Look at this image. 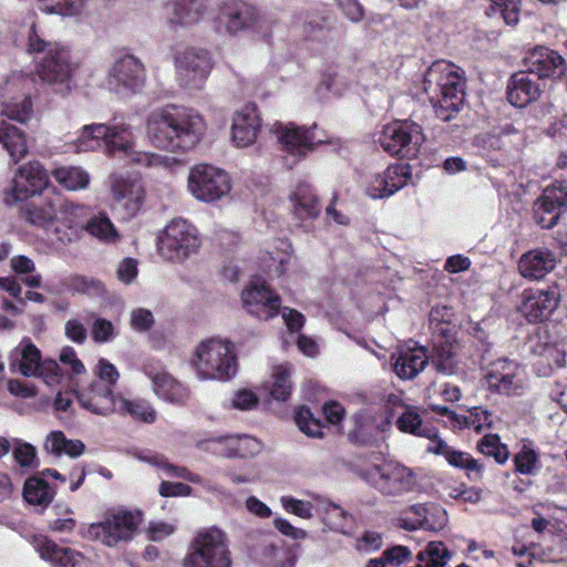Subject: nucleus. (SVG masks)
<instances>
[{"mask_svg": "<svg viewBox=\"0 0 567 567\" xmlns=\"http://www.w3.org/2000/svg\"><path fill=\"white\" fill-rule=\"evenodd\" d=\"M206 128V122L197 111L176 104L153 111L147 120L153 145L173 153H187L196 147Z\"/></svg>", "mask_w": 567, "mask_h": 567, "instance_id": "f257e3e1", "label": "nucleus"}, {"mask_svg": "<svg viewBox=\"0 0 567 567\" xmlns=\"http://www.w3.org/2000/svg\"><path fill=\"white\" fill-rule=\"evenodd\" d=\"M424 90L430 95L435 116L447 122L455 117L463 104L465 80L449 63H434L424 76Z\"/></svg>", "mask_w": 567, "mask_h": 567, "instance_id": "f03ea898", "label": "nucleus"}, {"mask_svg": "<svg viewBox=\"0 0 567 567\" xmlns=\"http://www.w3.org/2000/svg\"><path fill=\"white\" fill-rule=\"evenodd\" d=\"M432 333L431 363L437 372L452 374L456 368L458 326L450 306H435L429 315Z\"/></svg>", "mask_w": 567, "mask_h": 567, "instance_id": "7ed1b4c3", "label": "nucleus"}, {"mask_svg": "<svg viewBox=\"0 0 567 567\" xmlns=\"http://www.w3.org/2000/svg\"><path fill=\"white\" fill-rule=\"evenodd\" d=\"M27 52L40 55L37 60V72L42 81L48 83H66L74 70L71 63L70 51L58 42L48 41L37 31L32 23L27 42Z\"/></svg>", "mask_w": 567, "mask_h": 567, "instance_id": "20e7f679", "label": "nucleus"}, {"mask_svg": "<svg viewBox=\"0 0 567 567\" xmlns=\"http://www.w3.org/2000/svg\"><path fill=\"white\" fill-rule=\"evenodd\" d=\"M360 476L384 497H400L414 491L419 483L413 468L393 461L368 465Z\"/></svg>", "mask_w": 567, "mask_h": 567, "instance_id": "39448f33", "label": "nucleus"}, {"mask_svg": "<svg viewBox=\"0 0 567 567\" xmlns=\"http://www.w3.org/2000/svg\"><path fill=\"white\" fill-rule=\"evenodd\" d=\"M194 367L203 380L228 381L237 373V357L229 342L210 339L197 347Z\"/></svg>", "mask_w": 567, "mask_h": 567, "instance_id": "423d86ee", "label": "nucleus"}, {"mask_svg": "<svg viewBox=\"0 0 567 567\" xmlns=\"http://www.w3.org/2000/svg\"><path fill=\"white\" fill-rule=\"evenodd\" d=\"M185 567H231L226 534L217 528H203L194 536Z\"/></svg>", "mask_w": 567, "mask_h": 567, "instance_id": "0eeeda50", "label": "nucleus"}, {"mask_svg": "<svg viewBox=\"0 0 567 567\" xmlns=\"http://www.w3.org/2000/svg\"><path fill=\"white\" fill-rule=\"evenodd\" d=\"M424 141L422 126L411 120H395L384 125L378 137L384 152L401 158L416 157Z\"/></svg>", "mask_w": 567, "mask_h": 567, "instance_id": "6e6552de", "label": "nucleus"}, {"mask_svg": "<svg viewBox=\"0 0 567 567\" xmlns=\"http://www.w3.org/2000/svg\"><path fill=\"white\" fill-rule=\"evenodd\" d=\"M142 520L141 512L117 511L107 513L103 520L87 527L85 536L92 540H100L105 546L115 547L122 542L132 540Z\"/></svg>", "mask_w": 567, "mask_h": 567, "instance_id": "1a4fd4ad", "label": "nucleus"}, {"mask_svg": "<svg viewBox=\"0 0 567 567\" xmlns=\"http://www.w3.org/2000/svg\"><path fill=\"white\" fill-rule=\"evenodd\" d=\"M200 246L197 229L184 219H173L158 238V252L167 260L183 261Z\"/></svg>", "mask_w": 567, "mask_h": 567, "instance_id": "9d476101", "label": "nucleus"}, {"mask_svg": "<svg viewBox=\"0 0 567 567\" xmlns=\"http://www.w3.org/2000/svg\"><path fill=\"white\" fill-rule=\"evenodd\" d=\"M86 207L68 202L61 194L47 195L40 204L34 202L25 204L21 209L23 219L30 225L48 228L63 215V223L69 225L70 217L83 216Z\"/></svg>", "mask_w": 567, "mask_h": 567, "instance_id": "9b49d317", "label": "nucleus"}, {"mask_svg": "<svg viewBox=\"0 0 567 567\" xmlns=\"http://www.w3.org/2000/svg\"><path fill=\"white\" fill-rule=\"evenodd\" d=\"M188 189L196 199L213 203L230 192L231 179L221 168L210 164H197L189 172Z\"/></svg>", "mask_w": 567, "mask_h": 567, "instance_id": "f8f14e48", "label": "nucleus"}, {"mask_svg": "<svg viewBox=\"0 0 567 567\" xmlns=\"http://www.w3.org/2000/svg\"><path fill=\"white\" fill-rule=\"evenodd\" d=\"M50 185L48 171L39 161H30L21 165L12 181V187L6 193L8 204L25 200L40 195Z\"/></svg>", "mask_w": 567, "mask_h": 567, "instance_id": "ddd939ff", "label": "nucleus"}, {"mask_svg": "<svg viewBox=\"0 0 567 567\" xmlns=\"http://www.w3.org/2000/svg\"><path fill=\"white\" fill-rule=\"evenodd\" d=\"M567 209V182L556 181L547 186L534 204V220L543 229H550L558 224Z\"/></svg>", "mask_w": 567, "mask_h": 567, "instance_id": "4468645a", "label": "nucleus"}, {"mask_svg": "<svg viewBox=\"0 0 567 567\" xmlns=\"http://www.w3.org/2000/svg\"><path fill=\"white\" fill-rule=\"evenodd\" d=\"M178 80L187 89H200L213 63L208 51L189 48L175 58Z\"/></svg>", "mask_w": 567, "mask_h": 567, "instance_id": "2eb2a0df", "label": "nucleus"}, {"mask_svg": "<svg viewBox=\"0 0 567 567\" xmlns=\"http://www.w3.org/2000/svg\"><path fill=\"white\" fill-rule=\"evenodd\" d=\"M447 515L443 508L434 504H414L400 513L395 525L404 530L424 529L439 532L445 527Z\"/></svg>", "mask_w": 567, "mask_h": 567, "instance_id": "dca6fc26", "label": "nucleus"}, {"mask_svg": "<svg viewBox=\"0 0 567 567\" xmlns=\"http://www.w3.org/2000/svg\"><path fill=\"white\" fill-rule=\"evenodd\" d=\"M560 301L558 285L546 289H528L523 293L519 311L529 323L544 322L553 315Z\"/></svg>", "mask_w": 567, "mask_h": 567, "instance_id": "f3484780", "label": "nucleus"}, {"mask_svg": "<svg viewBox=\"0 0 567 567\" xmlns=\"http://www.w3.org/2000/svg\"><path fill=\"white\" fill-rule=\"evenodd\" d=\"M317 124L311 126H299L288 123L278 128V140L282 150L296 158L302 161L315 148L323 144L326 140L316 135Z\"/></svg>", "mask_w": 567, "mask_h": 567, "instance_id": "a211bd4d", "label": "nucleus"}, {"mask_svg": "<svg viewBox=\"0 0 567 567\" xmlns=\"http://www.w3.org/2000/svg\"><path fill=\"white\" fill-rule=\"evenodd\" d=\"M488 390H519L525 386L524 368L516 361L498 358L482 368Z\"/></svg>", "mask_w": 567, "mask_h": 567, "instance_id": "6ab92c4d", "label": "nucleus"}, {"mask_svg": "<svg viewBox=\"0 0 567 567\" xmlns=\"http://www.w3.org/2000/svg\"><path fill=\"white\" fill-rule=\"evenodd\" d=\"M411 179L412 168L409 164H392L369 178L365 194L373 199L388 198L406 186Z\"/></svg>", "mask_w": 567, "mask_h": 567, "instance_id": "aec40b11", "label": "nucleus"}, {"mask_svg": "<svg viewBox=\"0 0 567 567\" xmlns=\"http://www.w3.org/2000/svg\"><path fill=\"white\" fill-rule=\"evenodd\" d=\"M241 300L248 313L264 321L276 318L281 309V297L265 282L246 288Z\"/></svg>", "mask_w": 567, "mask_h": 567, "instance_id": "412c9836", "label": "nucleus"}, {"mask_svg": "<svg viewBox=\"0 0 567 567\" xmlns=\"http://www.w3.org/2000/svg\"><path fill=\"white\" fill-rule=\"evenodd\" d=\"M523 64L526 71L536 75L544 83L546 79L560 78L567 70L565 59L557 51L544 45H537L529 50Z\"/></svg>", "mask_w": 567, "mask_h": 567, "instance_id": "4be33fe9", "label": "nucleus"}, {"mask_svg": "<svg viewBox=\"0 0 567 567\" xmlns=\"http://www.w3.org/2000/svg\"><path fill=\"white\" fill-rule=\"evenodd\" d=\"M14 394L17 400L22 401L21 404L14 408L20 412H25L28 409H34L38 411H47L50 408L53 412L60 416L61 413H72L73 401L76 398L78 392H11Z\"/></svg>", "mask_w": 567, "mask_h": 567, "instance_id": "5701e85b", "label": "nucleus"}, {"mask_svg": "<svg viewBox=\"0 0 567 567\" xmlns=\"http://www.w3.org/2000/svg\"><path fill=\"white\" fill-rule=\"evenodd\" d=\"M544 86V82L525 69L516 71L507 81V101L515 107H526L540 97Z\"/></svg>", "mask_w": 567, "mask_h": 567, "instance_id": "b1692460", "label": "nucleus"}, {"mask_svg": "<svg viewBox=\"0 0 567 567\" xmlns=\"http://www.w3.org/2000/svg\"><path fill=\"white\" fill-rule=\"evenodd\" d=\"M261 128V118L255 103L245 104L233 118L231 138L238 147L255 143Z\"/></svg>", "mask_w": 567, "mask_h": 567, "instance_id": "393cba45", "label": "nucleus"}, {"mask_svg": "<svg viewBox=\"0 0 567 567\" xmlns=\"http://www.w3.org/2000/svg\"><path fill=\"white\" fill-rule=\"evenodd\" d=\"M32 544L40 557L52 567H81L84 561L79 551L60 546L45 536H34Z\"/></svg>", "mask_w": 567, "mask_h": 567, "instance_id": "a878e982", "label": "nucleus"}, {"mask_svg": "<svg viewBox=\"0 0 567 567\" xmlns=\"http://www.w3.org/2000/svg\"><path fill=\"white\" fill-rule=\"evenodd\" d=\"M276 536H267L251 547L255 560L266 567H293L296 557L292 553L280 546Z\"/></svg>", "mask_w": 567, "mask_h": 567, "instance_id": "bb28decb", "label": "nucleus"}, {"mask_svg": "<svg viewBox=\"0 0 567 567\" xmlns=\"http://www.w3.org/2000/svg\"><path fill=\"white\" fill-rule=\"evenodd\" d=\"M114 199L123 206L127 217L135 216L145 200V188L141 179L120 177L112 184Z\"/></svg>", "mask_w": 567, "mask_h": 567, "instance_id": "cd10ccee", "label": "nucleus"}, {"mask_svg": "<svg viewBox=\"0 0 567 567\" xmlns=\"http://www.w3.org/2000/svg\"><path fill=\"white\" fill-rule=\"evenodd\" d=\"M556 267L555 254L548 248H535L524 252L517 264L519 274L532 280H539Z\"/></svg>", "mask_w": 567, "mask_h": 567, "instance_id": "c85d7f7f", "label": "nucleus"}, {"mask_svg": "<svg viewBox=\"0 0 567 567\" xmlns=\"http://www.w3.org/2000/svg\"><path fill=\"white\" fill-rule=\"evenodd\" d=\"M76 217H70L68 228L70 234L66 238L60 236L61 241H72L73 237H78L81 231H86L90 235L105 241H114L118 238V234L105 214H99L91 217L86 223L75 220Z\"/></svg>", "mask_w": 567, "mask_h": 567, "instance_id": "c756f323", "label": "nucleus"}, {"mask_svg": "<svg viewBox=\"0 0 567 567\" xmlns=\"http://www.w3.org/2000/svg\"><path fill=\"white\" fill-rule=\"evenodd\" d=\"M227 31L237 33L252 27L257 20V9L244 0H230L220 9Z\"/></svg>", "mask_w": 567, "mask_h": 567, "instance_id": "7c9ffc66", "label": "nucleus"}, {"mask_svg": "<svg viewBox=\"0 0 567 567\" xmlns=\"http://www.w3.org/2000/svg\"><path fill=\"white\" fill-rule=\"evenodd\" d=\"M289 198L292 204V214L299 220H315L321 214L319 197L308 183H299Z\"/></svg>", "mask_w": 567, "mask_h": 567, "instance_id": "2f4dec72", "label": "nucleus"}, {"mask_svg": "<svg viewBox=\"0 0 567 567\" xmlns=\"http://www.w3.org/2000/svg\"><path fill=\"white\" fill-rule=\"evenodd\" d=\"M111 74L118 85L132 92L138 91L145 82L144 65L131 54L118 59L114 63Z\"/></svg>", "mask_w": 567, "mask_h": 567, "instance_id": "473e14b6", "label": "nucleus"}, {"mask_svg": "<svg viewBox=\"0 0 567 567\" xmlns=\"http://www.w3.org/2000/svg\"><path fill=\"white\" fill-rule=\"evenodd\" d=\"M431 361L424 347L409 348L400 351L393 370L400 379L410 380L415 378Z\"/></svg>", "mask_w": 567, "mask_h": 567, "instance_id": "72a5a7b5", "label": "nucleus"}, {"mask_svg": "<svg viewBox=\"0 0 567 567\" xmlns=\"http://www.w3.org/2000/svg\"><path fill=\"white\" fill-rule=\"evenodd\" d=\"M56 487L49 484L43 476L32 475L28 477L22 487V497L24 502L44 511L54 499Z\"/></svg>", "mask_w": 567, "mask_h": 567, "instance_id": "f704fd0d", "label": "nucleus"}, {"mask_svg": "<svg viewBox=\"0 0 567 567\" xmlns=\"http://www.w3.org/2000/svg\"><path fill=\"white\" fill-rule=\"evenodd\" d=\"M221 455L226 458H249L262 451V444L249 435L225 434Z\"/></svg>", "mask_w": 567, "mask_h": 567, "instance_id": "c9c22d12", "label": "nucleus"}, {"mask_svg": "<svg viewBox=\"0 0 567 567\" xmlns=\"http://www.w3.org/2000/svg\"><path fill=\"white\" fill-rule=\"evenodd\" d=\"M120 398V392H78L76 395L83 409L101 415L117 412Z\"/></svg>", "mask_w": 567, "mask_h": 567, "instance_id": "e433bc0d", "label": "nucleus"}, {"mask_svg": "<svg viewBox=\"0 0 567 567\" xmlns=\"http://www.w3.org/2000/svg\"><path fill=\"white\" fill-rule=\"evenodd\" d=\"M172 23L190 25L198 23L207 11V0H174Z\"/></svg>", "mask_w": 567, "mask_h": 567, "instance_id": "4c0bfd02", "label": "nucleus"}, {"mask_svg": "<svg viewBox=\"0 0 567 567\" xmlns=\"http://www.w3.org/2000/svg\"><path fill=\"white\" fill-rule=\"evenodd\" d=\"M43 450L54 456L66 454L70 457H79L84 453L85 444L80 440L66 439L62 431H52L45 436Z\"/></svg>", "mask_w": 567, "mask_h": 567, "instance_id": "58836bf2", "label": "nucleus"}, {"mask_svg": "<svg viewBox=\"0 0 567 567\" xmlns=\"http://www.w3.org/2000/svg\"><path fill=\"white\" fill-rule=\"evenodd\" d=\"M354 427L348 433V439L354 444L371 445L381 439V434L385 431L388 425L384 422L375 425L372 420L362 414H357L353 417Z\"/></svg>", "mask_w": 567, "mask_h": 567, "instance_id": "ea45409f", "label": "nucleus"}, {"mask_svg": "<svg viewBox=\"0 0 567 567\" xmlns=\"http://www.w3.org/2000/svg\"><path fill=\"white\" fill-rule=\"evenodd\" d=\"M42 361L41 352L31 341L22 343L11 358V369L18 370L24 377H34Z\"/></svg>", "mask_w": 567, "mask_h": 567, "instance_id": "a19ab883", "label": "nucleus"}, {"mask_svg": "<svg viewBox=\"0 0 567 567\" xmlns=\"http://www.w3.org/2000/svg\"><path fill=\"white\" fill-rule=\"evenodd\" d=\"M0 143L17 164L28 154V144L23 131L11 124L0 126Z\"/></svg>", "mask_w": 567, "mask_h": 567, "instance_id": "79ce46f5", "label": "nucleus"}, {"mask_svg": "<svg viewBox=\"0 0 567 567\" xmlns=\"http://www.w3.org/2000/svg\"><path fill=\"white\" fill-rule=\"evenodd\" d=\"M136 457L145 463L163 470L164 473L168 476L185 478L192 483L197 484L202 482L198 475L193 474L186 467L171 463L163 454L156 452H141L136 454Z\"/></svg>", "mask_w": 567, "mask_h": 567, "instance_id": "37998d69", "label": "nucleus"}, {"mask_svg": "<svg viewBox=\"0 0 567 567\" xmlns=\"http://www.w3.org/2000/svg\"><path fill=\"white\" fill-rule=\"evenodd\" d=\"M56 183L66 190L85 189L91 181L90 174L79 166H61L51 172Z\"/></svg>", "mask_w": 567, "mask_h": 567, "instance_id": "c03bdc74", "label": "nucleus"}, {"mask_svg": "<svg viewBox=\"0 0 567 567\" xmlns=\"http://www.w3.org/2000/svg\"><path fill=\"white\" fill-rule=\"evenodd\" d=\"M293 421L298 430L309 439L323 440L326 437L322 421L315 416L307 405H298L293 410Z\"/></svg>", "mask_w": 567, "mask_h": 567, "instance_id": "a18cd8bd", "label": "nucleus"}, {"mask_svg": "<svg viewBox=\"0 0 567 567\" xmlns=\"http://www.w3.org/2000/svg\"><path fill=\"white\" fill-rule=\"evenodd\" d=\"M517 131L513 124H506L501 128H494L492 131L477 134L474 137L473 144L480 148L484 155L488 156L491 153L504 150V135L514 134Z\"/></svg>", "mask_w": 567, "mask_h": 567, "instance_id": "49530a36", "label": "nucleus"}, {"mask_svg": "<svg viewBox=\"0 0 567 567\" xmlns=\"http://www.w3.org/2000/svg\"><path fill=\"white\" fill-rule=\"evenodd\" d=\"M109 126L105 124H91L82 128L75 140L78 152L95 151L103 147V141L107 137Z\"/></svg>", "mask_w": 567, "mask_h": 567, "instance_id": "de8ad7c7", "label": "nucleus"}, {"mask_svg": "<svg viewBox=\"0 0 567 567\" xmlns=\"http://www.w3.org/2000/svg\"><path fill=\"white\" fill-rule=\"evenodd\" d=\"M451 558V551L442 542H430L416 555V559L422 567H446Z\"/></svg>", "mask_w": 567, "mask_h": 567, "instance_id": "09e8293b", "label": "nucleus"}, {"mask_svg": "<svg viewBox=\"0 0 567 567\" xmlns=\"http://www.w3.org/2000/svg\"><path fill=\"white\" fill-rule=\"evenodd\" d=\"M1 113L10 120L25 123L33 114L31 97L22 94L3 102Z\"/></svg>", "mask_w": 567, "mask_h": 567, "instance_id": "8fccbe9b", "label": "nucleus"}, {"mask_svg": "<svg viewBox=\"0 0 567 567\" xmlns=\"http://www.w3.org/2000/svg\"><path fill=\"white\" fill-rule=\"evenodd\" d=\"M11 451L14 462L24 470H34L39 467L40 461L35 446L21 440H13Z\"/></svg>", "mask_w": 567, "mask_h": 567, "instance_id": "3c124183", "label": "nucleus"}, {"mask_svg": "<svg viewBox=\"0 0 567 567\" xmlns=\"http://www.w3.org/2000/svg\"><path fill=\"white\" fill-rule=\"evenodd\" d=\"M38 2L40 11L64 17L78 16L84 7V0H38Z\"/></svg>", "mask_w": 567, "mask_h": 567, "instance_id": "603ef678", "label": "nucleus"}, {"mask_svg": "<svg viewBox=\"0 0 567 567\" xmlns=\"http://www.w3.org/2000/svg\"><path fill=\"white\" fill-rule=\"evenodd\" d=\"M315 499L318 505H326L324 523L330 527V529L348 534L349 523L352 520L351 516L334 504L328 503L319 497H316Z\"/></svg>", "mask_w": 567, "mask_h": 567, "instance_id": "864d4df0", "label": "nucleus"}, {"mask_svg": "<svg viewBox=\"0 0 567 567\" xmlns=\"http://www.w3.org/2000/svg\"><path fill=\"white\" fill-rule=\"evenodd\" d=\"M488 16H499L507 25H515L519 20V3L516 0H491Z\"/></svg>", "mask_w": 567, "mask_h": 567, "instance_id": "5fc2aeb1", "label": "nucleus"}, {"mask_svg": "<svg viewBox=\"0 0 567 567\" xmlns=\"http://www.w3.org/2000/svg\"><path fill=\"white\" fill-rule=\"evenodd\" d=\"M117 412L127 413L136 420L144 422H153L155 420V411L145 402L130 401L121 395Z\"/></svg>", "mask_w": 567, "mask_h": 567, "instance_id": "6e6d98bb", "label": "nucleus"}, {"mask_svg": "<svg viewBox=\"0 0 567 567\" xmlns=\"http://www.w3.org/2000/svg\"><path fill=\"white\" fill-rule=\"evenodd\" d=\"M103 147L109 153L128 152L131 148L130 133L117 126H109L107 137L103 141Z\"/></svg>", "mask_w": 567, "mask_h": 567, "instance_id": "4d7b16f0", "label": "nucleus"}, {"mask_svg": "<svg viewBox=\"0 0 567 567\" xmlns=\"http://www.w3.org/2000/svg\"><path fill=\"white\" fill-rule=\"evenodd\" d=\"M478 449L483 454L493 456L498 463H504L509 456L507 446L502 444L495 434L485 435L481 440Z\"/></svg>", "mask_w": 567, "mask_h": 567, "instance_id": "13d9d810", "label": "nucleus"}, {"mask_svg": "<svg viewBox=\"0 0 567 567\" xmlns=\"http://www.w3.org/2000/svg\"><path fill=\"white\" fill-rule=\"evenodd\" d=\"M227 402L233 410L251 411L261 406V395L256 392H230Z\"/></svg>", "mask_w": 567, "mask_h": 567, "instance_id": "bf43d9fd", "label": "nucleus"}, {"mask_svg": "<svg viewBox=\"0 0 567 567\" xmlns=\"http://www.w3.org/2000/svg\"><path fill=\"white\" fill-rule=\"evenodd\" d=\"M398 427L402 432L411 433L421 436L423 431H426L430 426L423 425L420 415L411 409H405L399 416Z\"/></svg>", "mask_w": 567, "mask_h": 567, "instance_id": "052dcab7", "label": "nucleus"}, {"mask_svg": "<svg viewBox=\"0 0 567 567\" xmlns=\"http://www.w3.org/2000/svg\"><path fill=\"white\" fill-rule=\"evenodd\" d=\"M34 377L42 379L47 385L53 386L60 383L62 379V372L59 363L55 360L45 359L41 361L39 370Z\"/></svg>", "mask_w": 567, "mask_h": 567, "instance_id": "680f3d73", "label": "nucleus"}, {"mask_svg": "<svg viewBox=\"0 0 567 567\" xmlns=\"http://www.w3.org/2000/svg\"><path fill=\"white\" fill-rule=\"evenodd\" d=\"M175 530V524L163 520H152L144 529L147 539L151 542H162L173 535Z\"/></svg>", "mask_w": 567, "mask_h": 567, "instance_id": "e2e57ef3", "label": "nucleus"}, {"mask_svg": "<svg viewBox=\"0 0 567 567\" xmlns=\"http://www.w3.org/2000/svg\"><path fill=\"white\" fill-rule=\"evenodd\" d=\"M321 412L326 421L336 426L338 432H341L342 422L346 417L344 406L340 402L331 400L322 404Z\"/></svg>", "mask_w": 567, "mask_h": 567, "instance_id": "0e129e2a", "label": "nucleus"}, {"mask_svg": "<svg viewBox=\"0 0 567 567\" xmlns=\"http://www.w3.org/2000/svg\"><path fill=\"white\" fill-rule=\"evenodd\" d=\"M261 406L274 413H281L290 401V392H260Z\"/></svg>", "mask_w": 567, "mask_h": 567, "instance_id": "69168bd1", "label": "nucleus"}, {"mask_svg": "<svg viewBox=\"0 0 567 567\" xmlns=\"http://www.w3.org/2000/svg\"><path fill=\"white\" fill-rule=\"evenodd\" d=\"M94 374L107 386L115 385L120 378L116 367L105 358L99 359L94 368Z\"/></svg>", "mask_w": 567, "mask_h": 567, "instance_id": "338daca9", "label": "nucleus"}, {"mask_svg": "<svg viewBox=\"0 0 567 567\" xmlns=\"http://www.w3.org/2000/svg\"><path fill=\"white\" fill-rule=\"evenodd\" d=\"M328 28V17L322 12H307L303 21V32L308 39L315 37L319 31Z\"/></svg>", "mask_w": 567, "mask_h": 567, "instance_id": "774afa93", "label": "nucleus"}]
</instances>
